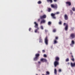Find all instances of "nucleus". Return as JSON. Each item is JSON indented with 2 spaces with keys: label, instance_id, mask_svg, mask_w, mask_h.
I'll return each instance as SVG.
<instances>
[{
  "label": "nucleus",
  "instance_id": "obj_1",
  "mask_svg": "<svg viewBox=\"0 0 75 75\" xmlns=\"http://www.w3.org/2000/svg\"><path fill=\"white\" fill-rule=\"evenodd\" d=\"M34 24L35 25L34 26L35 28H37V29H35V33H37V31H38V30H39V28H38V23H37L36 22H35L34 23Z\"/></svg>",
  "mask_w": 75,
  "mask_h": 75
},
{
  "label": "nucleus",
  "instance_id": "obj_2",
  "mask_svg": "<svg viewBox=\"0 0 75 75\" xmlns=\"http://www.w3.org/2000/svg\"><path fill=\"white\" fill-rule=\"evenodd\" d=\"M39 57H40V54H36L35 55V57L34 58V61H37V60L38 59Z\"/></svg>",
  "mask_w": 75,
  "mask_h": 75
},
{
  "label": "nucleus",
  "instance_id": "obj_3",
  "mask_svg": "<svg viewBox=\"0 0 75 75\" xmlns=\"http://www.w3.org/2000/svg\"><path fill=\"white\" fill-rule=\"evenodd\" d=\"M51 7L53 8H54V9H57V8H58V5H57V4H52L51 5Z\"/></svg>",
  "mask_w": 75,
  "mask_h": 75
},
{
  "label": "nucleus",
  "instance_id": "obj_4",
  "mask_svg": "<svg viewBox=\"0 0 75 75\" xmlns=\"http://www.w3.org/2000/svg\"><path fill=\"white\" fill-rule=\"evenodd\" d=\"M63 25H64V26H65V25H66V26L64 28V29L65 30H66V31H67L68 28V24L66 23H64Z\"/></svg>",
  "mask_w": 75,
  "mask_h": 75
},
{
  "label": "nucleus",
  "instance_id": "obj_5",
  "mask_svg": "<svg viewBox=\"0 0 75 75\" xmlns=\"http://www.w3.org/2000/svg\"><path fill=\"white\" fill-rule=\"evenodd\" d=\"M75 37V33H71L69 38H71L72 39H73V38H74Z\"/></svg>",
  "mask_w": 75,
  "mask_h": 75
},
{
  "label": "nucleus",
  "instance_id": "obj_6",
  "mask_svg": "<svg viewBox=\"0 0 75 75\" xmlns=\"http://www.w3.org/2000/svg\"><path fill=\"white\" fill-rule=\"evenodd\" d=\"M45 42L46 45H48V37H47V36H46L45 38Z\"/></svg>",
  "mask_w": 75,
  "mask_h": 75
},
{
  "label": "nucleus",
  "instance_id": "obj_7",
  "mask_svg": "<svg viewBox=\"0 0 75 75\" xmlns=\"http://www.w3.org/2000/svg\"><path fill=\"white\" fill-rule=\"evenodd\" d=\"M59 65L58 62L55 61L54 63V65L55 67H57V66Z\"/></svg>",
  "mask_w": 75,
  "mask_h": 75
},
{
  "label": "nucleus",
  "instance_id": "obj_8",
  "mask_svg": "<svg viewBox=\"0 0 75 75\" xmlns=\"http://www.w3.org/2000/svg\"><path fill=\"white\" fill-rule=\"evenodd\" d=\"M47 17V16L45 15H44L42 16H40V19H43L44 18H45Z\"/></svg>",
  "mask_w": 75,
  "mask_h": 75
},
{
  "label": "nucleus",
  "instance_id": "obj_9",
  "mask_svg": "<svg viewBox=\"0 0 75 75\" xmlns=\"http://www.w3.org/2000/svg\"><path fill=\"white\" fill-rule=\"evenodd\" d=\"M40 61L43 62H47V60L45 59L42 58L41 59Z\"/></svg>",
  "mask_w": 75,
  "mask_h": 75
},
{
  "label": "nucleus",
  "instance_id": "obj_10",
  "mask_svg": "<svg viewBox=\"0 0 75 75\" xmlns=\"http://www.w3.org/2000/svg\"><path fill=\"white\" fill-rule=\"evenodd\" d=\"M75 44V42H74V40H72L71 42V44H70V46H71V47H74V44Z\"/></svg>",
  "mask_w": 75,
  "mask_h": 75
},
{
  "label": "nucleus",
  "instance_id": "obj_11",
  "mask_svg": "<svg viewBox=\"0 0 75 75\" xmlns=\"http://www.w3.org/2000/svg\"><path fill=\"white\" fill-rule=\"evenodd\" d=\"M67 5H68L69 6H71V2L69 1H67L66 3Z\"/></svg>",
  "mask_w": 75,
  "mask_h": 75
},
{
  "label": "nucleus",
  "instance_id": "obj_12",
  "mask_svg": "<svg viewBox=\"0 0 75 75\" xmlns=\"http://www.w3.org/2000/svg\"><path fill=\"white\" fill-rule=\"evenodd\" d=\"M64 18L65 20H67L68 19V16L67 15V14H65L64 15Z\"/></svg>",
  "mask_w": 75,
  "mask_h": 75
},
{
  "label": "nucleus",
  "instance_id": "obj_13",
  "mask_svg": "<svg viewBox=\"0 0 75 75\" xmlns=\"http://www.w3.org/2000/svg\"><path fill=\"white\" fill-rule=\"evenodd\" d=\"M55 14L52 13L51 14V16H52V18L54 19H55L56 18V17H55Z\"/></svg>",
  "mask_w": 75,
  "mask_h": 75
},
{
  "label": "nucleus",
  "instance_id": "obj_14",
  "mask_svg": "<svg viewBox=\"0 0 75 75\" xmlns=\"http://www.w3.org/2000/svg\"><path fill=\"white\" fill-rule=\"evenodd\" d=\"M55 61H57V62H58L59 61V57H55Z\"/></svg>",
  "mask_w": 75,
  "mask_h": 75
},
{
  "label": "nucleus",
  "instance_id": "obj_15",
  "mask_svg": "<svg viewBox=\"0 0 75 75\" xmlns=\"http://www.w3.org/2000/svg\"><path fill=\"white\" fill-rule=\"evenodd\" d=\"M71 65L72 67H74L75 66V62L73 63H71Z\"/></svg>",
  "mask_w": 75,
  "mask_h": 75
},
{
  "label": "nucleus",
  "instance_id": "obj_16",
  "mask_svg": "<svg viewBox=\"0 0 75 75\" xmlns=\"http://www.w3.org/2000/svg\"><path fill=\"white\" fill-rule=\"evenodd\" d=\"M45 23V20L44 19H43L41 21L40 24H42V23Z\"/></svg>",
  "mask_w": 75,
  "mask_h": 75
},
{
  "label": "nucleus",
  "instance_id": "obj_17",
  "mask_svg": "<svg viewBox=\"0 0 75 75\" xmlns=\"http://www.w3.org/2000/svg\"><path fill=\"white\" fill-rule=\"evenodd\" d=\"M57 43H58V42L57 41V40H56V39H55L54 40V44H57Z\"/></svg>",
  "mask_w": 75,
  "mask_h": 75
},
{
  "label": "nucleus",
  "instance_id": "obj_18",
  "mask_svg": "<svg viewBox=\"0 0 75 75\" xmlns=\"http://www.w3.org/2000/svg\"><path fill=\"white\" fill-rule=\"evenodd\" d=\"M39 40H40V41H39L40 42H42V40L41 39V37H40Z\"/></svg>",
  "mask_w": 75,
  "mask_h": 75
},
{
  "label": "nucleus",
  "instance_id": "obj_19",
  "mask_svg": "<svg viewBox=\"0 0 75 75\" xmlns=\"http://www.w3.org/2000/svg\"><path fill=\"white\" fill-rule=\"evenodd\" d=\"M47 2H50L51 3H52V0H47Z\"/></svg>",
  "mask_w": 75,
  "mask_h": 75
},
{
  "label": "nucleus",
  "instance_id": "obj_20",
  "mask_svg": "<svg viewBox=\"0 0 75 75\" xmlns=\"http://www.w3.org/2000/svg\"><path fill=\"white\" fill-rule=\"evenodd\" d=\"M57 69H55L54 71V74L56 75L57 73Z\"/></svg>",
  "mask_w": 75,
  "mask_h": 75
},
{
  "label": "nucleus",
  "instance_id": "obj_21",
  "mask_svg": "<svg viewBox=\"0 0 75 75\" xmlns=\"http://www.w3.org/2000/svg\"><path fill=\"white\" fill-rule=\"evenodd\" d=\"M48 12H50V11H51V8H48Z\"/></svg>",
  "mask_w": 75,
  "mask_h": 75
},
{
  "label": "nucleus",
  "instance_id": "obj_22",
  "mask_svg": "<svg viewBox=\"0 0 75 75\" xmlns=\"http://www.w3.org/2000/svg\"><path fill=\"white\" fill-rule=\"evenodd\" d=\"M46 75H50V72H49V71H46Z\"/></svg>",
  "mask_w": 75,
  "mask_h": 75
},
{
  "label": "nucleus",
  "instance_id": "obj_23",
  "mask_svg": "<svg viewBox=\"0 0 75 75\" xmlns=\"http://www.w3.org/2000/svg\"><path fill=\"white\" fill-rule=\"evenodd\" d=\"M70 12L71 14V16L73 14V12L72 11H71V10H70Z\"/></svg>",
  "mask_w": 75,
  "mask_h": 75
},
{
  "label": "nucleus",
  "instance_id": "obj_24",
  "mask_svg": "<svg viewBox=\"0 0 75 75\" xmlns=\"http://www.w3.org/2000/svg\"><path fill=\"white\" fill-rule=\"evenodd\" d=\"M72 10H73V11H75V7H73L72 8Z\"/></svg>",
  "mask_w": 75,
  "mask_h": 75
},
{
  "label": "nucleus",
  "instance_id": "obj_25",
  "mask_svg": "<svg viewBox=\"0 0 75 75\" xmlns=\"http://www.w3.org/2000/svg\"><path fill=\"white\" fill-rule=\"evenodd\" d=\"M53 32L54 33H55V32H56V29H53Z\"/></svg>",
  "mask_w": 75,
  "mask_h": 75
},
{
  "label": "nucleus",
  "instance_id": "obj_26",
  "mask_svg": "<svg viewBox=\"0 0 75 75\" xmlns=\"http://www.w3.org/2000/svg\"><path fill=\"white\" fill-rule=\"evenodd\" d=\"M38 4H41V1H39L38 2Z\"/></svg>",
  "mask_w": 75,
  "mask_h": 75
},
{
  "label": "nucleus",
  "instance_id": "obj_27",
  "mask_svg": "<svg viewBox=\"0 0 75 75\" xmlns=\"http://www.w3.org/2000/svg\"><path fill=\"white\" fill-rule=\"evenodd\" d=\"M66 62H68V61H69V59H68V58H67L66 59Z\"/></svg>",
  "mask_w": 75,
  "mask_h": 75
},
{
  "label": "nucleus",
  "instance_id": "obj_28",
  "mask_svg": "<svg viewBox=\"0 0 75 75\" xmlns=\"http://www.w3.org/2000/svg\"><path fill=\"white\" fill-rule=\"evenodd\" d=\"M51 22H48V25H51Z\"/></svg>",
  "mask_w": 75,
  "mask_h": 75
},
{
  "label": "nucleus",
  "instance_id": "obj_29",
  "mask_svg": "<svg viewBox=\"0 0 75 75\" xmlns=\"http://www.w3.org/2000/svg\"><path fill=\"white\" fill-rule=\"evenodd\" d=\"M59 24H60V25L62 24V22L61 21H60L59 23Z\"/></svg>",
  "mask_w": 75,
  "mask_h": 75
},
{
  "label": "nucleus",
  "instance_id": "obj_30",
  "mask_svg": "<svg viewBox=\"0 0 75 75\" xmlns=\"http://www.w3.org/2000/svg\"><path fill=\"white\" fill-rule=\"evenodd\" d=\"M40 28L42 30H43V29H44V28H43V26H41Z\"/></svg>",
  "mask_w": 75,
  "mask_h": 75
},
{
  "label": "nucleus",
  "instance_id": "obj_31",
  "mask_svg": "<svg viewBox=\"0 0 75 75\" xmlns=\"http://www.w3.org/2000/svg\"><path fill=\"white\" fill-rule=\"evenodd\" d=\"M71 60L72 61H74L75 60H74V58H73L72 59H71Z\"/></svg>",
  "mask_w": 75,
  "mask_h": 75
},
{
  "label": "nucleus",
  "instance_id": "obj_32",
  "mask_svg": "<svg viewBox=\"0 0 75 75\" xmlns=\"http://www.w3.org/2000/svg\"><path fill=\"white\" fill-rule=\"evenodd\" d=\"M31 28H29V31H31Z\"/></svg>",
  "mask_w": 75,
  "mask_h": 75
},
{
  "label": "nucleus",
  "instance_id": "obj_33",
  "mask_svg": "<svg viewBox=\"0 0 75 75\" xmlns=\"http://www.w3.org/2000/svg\"><path fill=\"white\" fill-rule=\"evenodd\" d=\"M55 39L56 40H58V37H56Z\"/></svg>",
  "mask_w": 75,
  "mask_h": 75
},
{
  "label": "nucleus",
  "instance_id": "obj_34",
  "mask_svg": "<svg viewBox=\"0 0 75 75\" xmlns=\"http://www.w3.org/2000/svg\"><path fill=\"white\" fill-rule=\"evenodd\" d=\"M61 71H62V70H61V69H59V72H61Z\"/></svg>",
  "mask_w": 75,
  "mask_h": 75
},
{
  "label": "nucleus",
  "instance_id": "obj_35",
  "mask_svg": "<svg viewBox=\"0 0 75 75\" xmlns=\"http://www.w3.org/2000/svg\"><path fill=\"white\" fill-rule=\"evenodd\" d=\"M44 57H47V55H46V54H44Z\"/></svg>",
  "mask_w": 75,
  "mask_h": 75
},
{
  "label": "nucleus",
  "instance_id": "obj_36",
  "mask_svg": "<svg viewBox=\"0 0 75 75\" xmlns=\"http://www.w3.org/2000/svg\"><path fill=\"white\" fill-rule=\"evenodd\" d=\"M59 12H56L55 14H59Z\"/></svg>",
  "mask_w": 75,
  "mask_h": 75
},
{
  "label": "nucleus",
  "instance_id": "obj_37",
  "mask_svg": "<svg viewBox=\"0 0 75 75\" xmlns=\"http://www.w3.org/2000/svg\"><path fill=\"white\" fill-rule=\"evenodd\" d=\"M42 52H43V53L45 52V51L44 50H42Z\"/></svg>",
  "mask_w": 75,
  "mask_h": 75
},
{
  "label": "nucleus",
  "instance_id": "obj_38",
  "mask_svg": "<svg viewBox=\"0 0 75 75\" xmlns=\"http://www.w3.org/2000/svg\"><path fill=\"white\" fill-rule=\"evenodd\" d=\"M40 19H39L38 20V21L39 23L40 22Z\"/></svg>",
  "mask_w": 75,
  "mask_h": 75
},
{
  "label": "nucleus",
  "instance_id": "obj_39",
  "mask_svg": "<svg viewBox=\"0 0 75 75\" xmlns=\"http://www.w3.org/2000/svg\"><path fill=\"white\" fill-rule=\"evenodd\" d=\"M55 2H57V0H53Z\"/></svg>",
  "mask_w": 75,
  "mask_h": 75
},
{
  "label": "nucleus",
  "instance_id": "obj_40",
  "mask_svg": "<svg viewBox=\"0 0 75 75\" xmlns=\"http://www.w3.org/2000/svg\"><path fill=\"white\" fill-rule=\"evenodd\" d=\"M71 57L73 58H74V56H73V55H71Z\"/></svg>",
  "mask_w": 75,
  "mask_h": 75
},
{
  "label": "nucleus",
  "instance_id": "obj_41",
  "mask_svg": "<svg viewBox=\"0 0 75 75\" xmlns=\"http://www.w3.org/2000/svg\"><path fill=\"white\" fill-rule=\"evenodd\" d=\"M38 64H41V62H38Z\"/></svg>",
  "mask_w": 75,
  "mask_h": 75
},
{
  "label": "nucleus",
  "instance_id": "obj_42",
  "mask_svg": "<svg viewBox=\"0 0 75 75\" xmlns=\"http://www.w3.org/2000/svg\"><path fill=\"white\" fill-rule=\"evenodd\" d=\"M41 13H42V11H41Z\"/></svg>",
  "mask_w": 75,
  "mask_h": 75
},
{
  "label": "nucleus",
  "instance_id": "obj_43",
  "mask_svg": "<svg viewBox=\"0 0 75 75\" xmlns=\"http://www.w3.org/2000/svg\"><path fill=\"white\" fill-rule=\"evenodd\" d=\"M45 32H47V30H45Z\"/></svg>",
  "mask_w": 75,
  "mask_h": 75
},
{
  "label": "nucleus",
  "instance_id": "obj_44",
  "mask_svg": "<svg viewBox=\"0 0 75 75\" xmlns=\"http://www.w3.org/2000/svg\"><path fill=\"white\" fill-rule=\"evenodd\" d=\"M67 64H69V63H68Z\"/></svg>",
  "mask_w": 75,
  "mask_h": 75
},
{
  "label": "nucleus",
  "instance_id": "obj_45",
  "mask_svg": "<svg viewBox=\"0 0 75 75\" xmlns=\"http://www.w3.org/2000/svg\"><path fill=\"white\" fill-rule=\"evenodd\" d=\"M71 54H72V53H70Z\"/></svg>",
  "mask_w": 75,
  "mask_h": 75
},
{
  "label": "nucleus",
  "instance_id": "obj_46",
  "mask_svg": "<svg viewBox=\"0 0 75 75\" xmlns=\"http://www.w3.org/2000/svg\"><path fill=\"white\" fill-rule=\"evenodd\" d=\"M36 75H38V74H36Z\"/></svg>",
  "mask_w": 75,
  "mask_h": 75
}]
</instances>
